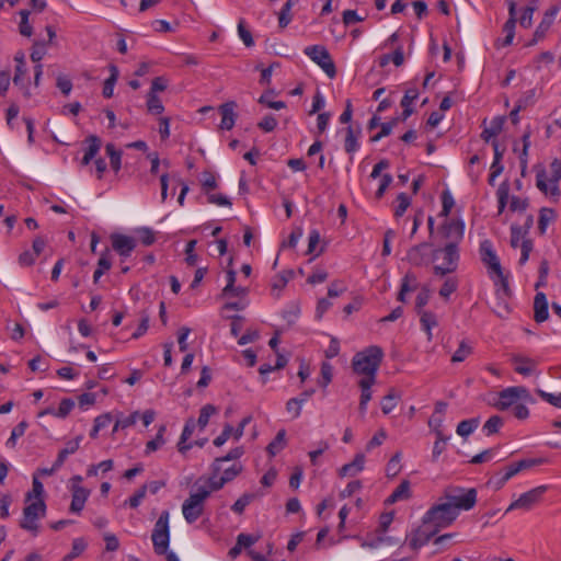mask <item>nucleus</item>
I'll return each instance as SVG.
<instances>
[{
    "label": "nucleus",
    "mask_w": 561,
    "mask_h": 561,
    "mask_svg": "<svg viewBox=\"0 0 561 561\" xmlns=\"http://www.w3.org/2000/svg\"><path fill=\"white\" fill-rule=\"evenodd\" d=\"M556 211L552 208H541L538 219V229L541 234H543L547 230V227L550 222L554 221Z\"/></svg>",
    "instance_id": "nucleus-38"
},
{
    "label": "nucleus",
    "mask_w": 561,
    "mask_h": 561,
    "mask_svg": "<svg viewBox=\"0 0 561 561\" xmlns=\"http://www.w3.org/2000/svg\"><path fill=\"white\" fill-rule=\"evenodd\" d=\"M458 517L455 505L449 502L437 503L433 505L423 516V524H430L437 531L450 526Z\"/></svg>",
    "instance_id": "nucleus-4"
},
{
    "label": "nucleus",
    "mask_w": 561,
    "mask_h": 561,
    "mask_svg": "<svg viewBox=\"0 0 561 561\" xmlns=\"http://www.w3.org/2000/svg\"><path fill=\"white\" fill-rule=\"evenodd\" d=\"M547 490L548 488L546 485H540L520 494L517 500H515L508 505V507L506 508V513L514 510H531L541 501Z\"/></svg>",
    "instance_id": "nucleus-12"
},
{
    "label": "nucleus",
    "mask_w": 561,
    "mask_h": 561,
    "mask_svg": "<svg viewBox=\"0 0 561 561\" xmlns=\"http://www.w3.org/2000/svg\"><path fill=\"white\" fill-rule=\"evenodd\" d=\"M87 548V542L83 538H76L72 541L71 551L62 558V561H72L79 557Z\"/></svg>",
    "instance_id": "nucleus-46"
},
{
    "label": "nucleus",
    "mask_w": 561,
    "mask_h": 561,
    "mask_svg": "<svg viewBox=\"0 0 561 561\" xmlns=\"http://www.w3.org/2000/svg\"><path fill=\"white\" fill-rule=\"evenodd\" d=\"M508 20L503 25V32L505 33V37L502 41V46H510L515 36L516 3L514 1H510L508 3Z\"/></svg>",
    "instance_id": "nucleus-22"
},
{
    "label": "nucleus",
    "mask_w": 561,
    "mask_h": 561,
    "mask_svg": "<svg viewBox=\"0 0 561 561\" xmlns=\"http://www.w3.org/2000/svg\"><path fill=\"white\" fill-rule=\"evenodd\" d=\"M559 10H560V8L558 5H552L546 10L543 18L540 21L539 25L537 26V28L534 33V38L529 45L536 44L537 42L541 41L546 36L547 32L553 24V21L557 16Z\"/></svg>",
    "instance_id": "nucleus-16"
},
{
    "label": "nucleus",
    "mask_w": 561,
    "mask_h": 561,
    "mask_svg": "<svg viewBox=\"0 0 561 561\" xmlns=\"http://www.w3.org/2000/svg\"><path fill=\"white\" fill-rule=\"evenodd\" d=\"M473 347L467 341H461L458 348L451 356L453 363H461L472 354Z\"/></svg>",
    "instance_id": "nucleus-40"
},
{
    "label": "nucleus",
    "mask_w": 561,
    "mask_h": 561,
    "mask_svg": "<svg viewBox=\"0 0 561 561\" xmlns=\"http://www.w3.org/2000/svg\"><path fill=\"white\" fill-rule=\"evenodd\" d=\"M365 465V456L363 454H356L354 460L350 463L344 465L340 471V477H354L363 471Z\"/></svg>",
    "instance_id": "nucleus-27"
},
{
    "label": "nucleus",
    "mask_w": 561,
    "mask_h": 561,
    "mask_svg": "<svg viewBox=\"0 0 561 561\" xmlns=\"http://www.w3.org/2000/svg\"><path fill=\"white\" fill-rule=\"evenodd\" d=\"M253 496L250 494H243L240 496L234 504L231 506V510L237 514H242L244 512V508L250 504Z\"/></svg>",
    "instance_id": "nucleus-64"
},
{
    "label": "nucleus",
    "mask_w": 561,
    "mask_h": 561,
    "mask_svg": "<svg viewBox=\"0 0 561 561\" xmlns=\"http://www.w3.org/2000/svg\"><path fill=\"white\" fill-rule=\"evenodd\" d=\"M480 420L478 417L463 420L457 425L456 432L461 437H468L478 428Z\"/></svg>",
    "instance_id": "nucleus-35"
},
{
    "label": "nucleus",
    "mask_w": 561,
    "mask_h": 561,
    "mask_svg": "<svg viewBox=\"0 0 561 561\" xmlns=\"http://www.w3.org/2000/svg\"><path fill=\"white\" fill-rule=\"evenodd\" d=\"M550 178H548L546 170L538 171L536 185L545 195L558 197L560 195L558 183L561 179V162L558 159L550 163Z\"/></svg>",
    "instance_id": "nucleus-5"
},
{
    "label": "nucleus",
    "mask_w": 561,
    "mask_h": 561,
    "mask_svg": "<svg viewBox=\"0 0 561 561\" xmlns=\"http://www.w3.org/2000/svg\"><path fill=\"white\" fill-rule=\"evenodd\" d=\"M112 266V262L108 257V253L107 251L105 253H103L99 261H98V268L94 271V274H93V282L94 283H98L100 277L105 273L107 272Z\"/></svg>",
    "instance_id": "nucleus-43"
},
{
    "label": "nucleus",
    "mask_w": 561,
    "mask_h": 561,
    "mask_svg": "<svg viewBox=\"0 0 561 561\" xmlns=\"http://www.w3.org/2000/svg\"><path fill=\"white\" fill-rule=\"evenodd\" d=\"M422 330L426 333L427 341H432V330L438 325V317L431 310H422L417 313Z\"/></svg>",
    "instance_id": "nucleus-24"
},
{
    "label": "nucleus",
    "mask_w": 561,
    "mask_h": 561,
    "mask_svg": "<svg viewBox=\"0 0 561 561\" xmlns=\"http://www.w3.org/2000/svg\"><path fill=\"white\" fill-rule=\"evenodd\" d=\"M432 261L435 263L433 271L437 276H445L454 273L458 267L459 251L453 244H445L443 248L432 252Z\"/></svg>",
    "instance_id": "nucleus-3"
},
{
    "label": "nucleus",
    "mask_w": 561,
    "mask_h": 561,
    "mask_svg": "<svg viewBox=\"0 0 561 561\" xmlns=\"http://www.w3.org/2000/svg\"><path fill=\"white\" fill-rule=\"evenodd\" d=\"M85 141L88 142V148L85 149L84 156L81 160L82 165H88L99 153L101 148V140L98 136L91 135Z\"/></svg>",
    "instance_id": "nucleus-28"
},
{
    "label": "nucleus",
    "mask_w": 561,
    "mask_h": 561,
    "mask_svg": "<svg viewBox=\"0 0 561 561\" xmlns=\"http://www.w3.org/2000/svg\"><path fill=\"white\" fill-rule=\"evenodd\" d=\"M398 400L399 396L396 393L393 389H391L389 393L386 394L380 402L381 411L383 412V414H389L397 407Z\"/></svg>",
    "instance_id": "nucleus-44"
},
{
    "label": "nucleus",
    "mask_w": 561,
    "mask_h": 561,
    "mask_svg": "<svg viewBox=\"0 0 561 561\" xmlns=\"http://www.w3.org/2000/svg\"><path fill=\"white\" fill-rule=\"evenodd\" d=\"M344 148L347 153H354L359 148L357 137H356L355 131L352 126H348L346 128V137H345Z\"/></svg>",
    "instance_id": "nucleus-49"
},
{
    "label": "nucleus",
    "mask_w": 561,
    "mask_h": 561,
    "mask_svg": "<svg viewBox=\"0 0 561 561\" xmlns=\"http://www.w3.org/2000/svg\"><path fill=\"white\" fill-rule=\"evenodd\" d=\"M72 500L70 512L79 514L83 510L85 502L90 495V491L79 484L71 485Z\"/></svg>",
    "instance_id": "nucleus-20"
},
{
    "label": "nucleus",
    "mask_w": 561,
    "mask_h": 561,
    "mask_svg": "<svg viewBox=\"0 0 561 561\" xmlns=\"http://www.w3.org/2000/svg\"><path fill=\"white\" fill-rule=\"evenodd\" d=\"M27 422L22 421L20 422L11 432V435L9 439L7 440V446L14 447L16 445V439L24 435L26 428H27Z\"/></svg>",
    "instance_id": "nucleus-54"
},
{
    "label": "nucleus",
    "mask_w": 561,
    "mask_h": 561,
    "mask_svg": "<svg viewBox=\"0 0 561 561\" xmlns=\"http://www.w3.org/2000/svg\"><path fill=\"white\" fill-rule=\"evenodd\" d=\"M446 499V502L455 505L457 514L459 515L460 511H469L476 505L477 491L474 489H469L467 491L460 490L459 494L447 493Z\"/></svg>",
    "instance_id": "nucleus-14"
},
{
    "label": "nucleus",
    "mask_w": 561,
    "mask_h": 561,
    "mask_svg": "<svg viewBox=\"0 0 561 561\" xmlns=\"http://www.w3.org/2000/svg\"><path fill=\"white\" fill-rule=\"evenodd\" d=\"M480 255L484 265L488 266L489 273L496 275L504 288L507 287V279L503 275L500 260L493 250L492 243L489 240H484L480 243Z\"/></svg>",
    "instance_id": "nucleus-10"
},
{
    "label": "nucleus",
    "mask_w": 561,
    "mask_h": 561,
    "mask_svg": "<svg viewBox=\"0 0 561 561\" xmlns=\"http://www.w3.org/2000/svg\"><path fill=\"white\" fill-rule=\"evenodd\" d=\"M20 15H21V22L19 25V31H20L21 35L30 37L33 34V27L28 22L30 12L26 10H22V11H20Z\"/></svg>",
    "instance_id": "nucleus-55"
},
{
    "label": "nucleus",
    "mask_w": 561,
    "mask_h": 561,
    "mask_svg": "<svg viewBox=\"0 0 561 561\" xmlns=\"http://www.w3.org/2000/svg\"><path fill=\"white\" fill-rule=\"evenodd\" d=\"M438 531L430 524H423L409 536V546L417 550L426 545Z\"/></svg>",
    "instance_id": "nucleus-15"
},
{
    "label": "nucleus",
    "mask_w": 561,
    "mask_h": 561,
    "mask_svg": "<svg viewBox=\"0 0 561 561\" xmlns=\"http://www.w3.org/2000/svg\"><path fill=\"white\" fill-rule=\"evenodd\" d=\"M169 511H163L157 519L151 539L157 554H165L167 561H180L173 551H168L170 543Z\"/></svg>",
    "instance_id": "nucleus-2"
},
{
    "label": "nucleus",
    "mask_w": 561,
    "mask_h": 561,
    "mask_svg": "<svg viewBox=\"0 0 561 561\" xmlns=\"http://www.w3.org/2000/svg\"><path fill=\"white\" fill-rule=\"evenodd\" d=\"M196 240H190L187 243H186V248H185V253H186V257H185V261L186 263L190 265V266H194L196 265L197 263V254L194 252L195 251V247H196Z\"/></svg>",
    "instance_id": "nucleus-62"
},
{
    "label": "nucleus",
    "mask_w": 561,
    "mask_h": 561,
    "mask_svg": "<svg viewBox=\"0 0 561 561\" xmlns=\"http://www.w3.org/2000/svg\"><path fill=\"white\" fill-rule=\"evenodd\" d=\"M105 151L110 158L111 168L117 173L121 170L122 151L117 150L113 144H107Z\"/></svg>",
    "instance_id": "nucleus-39"
},
{
    "label": "nucleus",
    "mask_w": 561,
    "mask_h": 561,
    "mask_svg": "<svg viewBox=\"0 0 561 561\" xmlns=\"http://www.w3.org/2000/svg\"><path fill=\"white\" fill-rule=\"evenodd\" d=\"M376 382V379H371V377H363L358 381V386L360 388V398L358 410L362 416L366 414L367 404L371 400V387Z\"/></svg>",
    "instance_id": "nucleus-21"
},
{
    "label": "nucleus",
    "mask_w": 561,
    "mask_h": 561,
    "mask_svg": "<svg viewBox=\"0 0 561 561\" xmlns=\"http://www.w3.org/2000/svg\"><path fill=\"white\" fill-rule=\"evenodd\" d=\"M383 352L379 346L371 345L354 355L352 367L354 373L364 377L376 379L377 370L381 364Z\"/></svg>",
    "instance_id": "nucleus-1"
},
{
    "label": "nucleus",
    "mask_w": 561,
    "mask_h": 561,
    "mask_svg": "<svg viewBox=\"0 0 561 561\" xmlns=\"http://www.w3.org/2000/svg\"><path fill=\"white\" fill-rule=\"evenodd\" d=\"M465 225L459 220H446L439 230V234L446 241L445 244H453L458 248V243L463 238Z\"/></svg>",
    "instance_id": "nucleus-13"
},
{
    "label": "nucleus",
    "mask_w": 561,
    "mask_h": 561,
    "mask_svg": "<svg viewBox=\"0 0 561 561\" xmlns=\"http://www.w3.org/2000/svg\"><path fill=\"white\" fill-rule=\"evenodd\" d=\"M147 110L149 113L154 115L162 114L164 111V106L160 98L157 94H153V92H148L147 94Z\"/></svg>",
    "instance_id": "nucleus-41"
},
{
    "label": "nucleus",
    "mask_w": 561,
    "mask_h": 561,
    "mask_svg": "<svg viewBox=\"0 0 561 561\" xmlns=\"http://www.w3.org/2000/svg\"><path fill=\"white\" fill-rule=\"evenodd\" d=\"M213 491L201 486L197 492L191 493L182 504V513L188 524L195 523L204 512V502Z\"/></svg>",
    "instance_id": "nucleus-6"
},
{
    "label": "nucleus",
    "mask_w": 561,
    "mask_h": 561,
    "mask_svg": "<svg viewBox=\"0 0 561 561\" xmlns=\"http://www.w3.org/2000/svg\"><path fill=\"white\" fill-rule=\"evenodd\" d=\"M333 377V367L331 364L324 362L321 365V379L319 380V385L325 388L331 381Z\"/></svg>",
    "instance_id": "nucleus-61"
},
{
    "label": "nucleus",
    "mask_w": 561,
    "mask_h": 561,
    "mask_svg": "<svg viewBox=\"0 0 561 561\" xmlns=\"http://www.w3.org/2000/svg\"><path fill=\"white\" fill-rule=\"evenodd\" d=\"M526 233H527V231L524 230L520 226L512 225L511 226V247L514 249L520 247V243L523 242V240H528L527 238H525Z\"/></svg>",
    "instance_id": "nucleus-50"
},
{
    "label": "nucleus",
    "mask_w": 561,
    "mask_h": 561,
    "mask_svg": "<svg viewBox=\"0 0 561 561\" xmlns=\"http://www.w3.org/2000/svg\"><path fill=\"white\" fill-rule=\"evenodd\" d=\"M428 249L430 244L427 242L412 247L407 253L408 261L416 266L427 264L430 262Z\"/></svg>",
    "instance_id": "nucleus-18"
},
{
    "label": "nucleus",
    "mask_w": 561,
    "mask_h": 561,
    "mask_svg": "<svg viewBox=\"0 0 561 561\" xmlns=\"http://www.w3.org/2000/svg\"><path fill=\"white\" fill-rule=\"evenodd\" d=\"M512 362L515 364V371L523 376L531 375L537 366V363L533 358L520 355H514Z\"/></svg>",
    "instance_id": "nucleus-26"
},
{
    "label": "nucleus",
    "mask_w": 561,
    "mask_h": 561,
    "mask_svg": "<svg viewBox=\"0 0 561 561\" xmlns=\"http://www.w3.org/2000/svg\"><path fill=\"white\" fill-rule=\"evenodd\" d=\"M165 431H167V426L160 425L156 437L153 439L147 442L146 449H145V453L147 455L160 449L165 444V438H164Z\"/></svg>",
    "instance_id": "nucleus-32"
},
{
    "label": "nucleus",
    "mask_w": 561,
    "mask_h": 561,
    "mask_svg": "<svg viewBox=\"0 0 561 561\" xmlns=\"http://www.w3.org/2000/svg\"><path fill=\"white\" fill-rule=\"evenodd\" d=\"M140 413L138 411L133 412L127 416H121L116 420L113 431L116 432L118 428H127L136 424Z\"/></svg>",
    "instance_id": "nucleus-52"
},
{
    "label": "nucleus",
    "mask_w": 561,
    "mask_h": 561,
    "mask_svg": "<svg viewBox=\"0 0 561 561\" xmlns=\"http://www.w3.org/2000/svg\"><path fill=\"white\" fill-rule=\"evenodd\" d=\"M244 454L243 447H236L232 448L226 456L218 457L214 460L213 467L216 471H219L221 469V465H225V462L237 460Z\"/></svg>",
    "instance_id": "nucleus-36"
},
{
    "label": "nucleus",
    "mask_w": 561,
    "mask_h": 561,
    "mask_svg": "<svg viewBox=\"0 0 561 561\" xmlns=\"http://www.w3.org/2000/svg\"><path fill=\"white\" fill-rule=\"evenodd\" d=\"M304 54L316 62L330 78L336 76V68L329 50L323 45H311L304 49Z\"/></svg>",
    "instance_id": "nucleus-8"
},
{
    "label": "nucleus",
    "mask_w": 561,
    "mask_h": 561,
    "mask_svg": "<svg viewBox=\"0 0 561 561\" xmlns=\"http://www.w3.org/2000/svg\"><path fill=\"white\" fill-rule=\"evenodd\" d=\"M505 118L503 116L494 117L490 125L481 133V138L489 142L492 138H495L503 129Z\"/></svg>",
    "instance_id": "nucleus-29"
},
{
    "label": "nucleus",
    "mask_w": 561,
    "mask_h": 561,
    "mask_svg": "<svg viewBox=\"0 0 561 561\" xmlns=\"http://www.w3.org/2000/svg\"><path fill=\"white\" fill-rule=\"evenodd\" d=\"M147 492V486L142 485L140 489H138L133 496H130L126 504H128L131 508H137L141 501L145 499Z\"/></svg>",
    "instance_id": "nucleus-63"
},
{
    "label": "nucleus",
    "mask_w": 561,
    "mask_h": 561,
    "mask_svg": "<svg viewBox=\"0 0 561 561\" xmlns=\"http://www.w3.org/2000/svg\"><path fill=\"white\" fill-rule=\"evenodd\" d=\"M112 247L121 256H129L136 248V241L133 237L125 234H113Z\"/></svg>",
    "instance_id": "nucleus-19"
},
{
    "label": "nucleus",
    "mask_w": 561,
    "mask_h": 561,
    "mask_svg": "<svg viewBox=\"0 0 561 561\" xmlns=\"http://www.w3.org/2000/svg\"><path fill=\"white\" fill-rule=\"evenodd\" d=\"M419 98V91L417 89H409L405 91L402 100H401V106L403 108L402 112V118L407 119L409 116L413 113L412 103Z\"/></svg>",
    "instance_id": "nucleus-31"
},
{
    "label": "nucleus",
    "mask_w": 561,
    "mask_h": 561,
    "mask_svg": "<svg viewBox=\"0 0 561 561\" xmlns=\"http://www.w3.org/2000/svg\"><path fill=\"white\" fill-rule=\"evenodd\" d=\"M397 206L394 209V216L401 217L411 204V199L405 193H400L397 197Z\"/></svg>",
    "instance_id": "nucleus-56"
},
{
    "label": "nucleus",
    "mask_w": 561,
    "mask_h": 561,
    "mask_svg": "<svg viewBox=\"0 0 561 561\" xmlns=\"http://www.w3.org/2000/svg\"><path fill=\"white\" fill-rule=\"evenodd\" d=\"M458 288V280L455 277L447 278L439 289V296L445 300H448L451 294Z\"/></svg>",
    "instance_id": "nucleus-51"
},
{
    "label": "nucleus",
    "mask_w": 561,
    "mask_h": 561,
    "mask_svg": "<svg viewBox=\"0 0 561 561\" xmlns=\"http://www.w3.org/2000/svg\"><path fill=\"white\" fill-rule=\"evenodd\" d=\"M238 34L247 47H251L254 45V41L251 35V32L245 27V23H244L243 19H241L238 23Z\"/></svg>",
    "instance_id": "nucleus-57"
},
{
    "label": "nucleus",
    "mask_w": 561,
    "mask_h": 561,
    "mask_svg": "<svg viewBox=\"0 0 561 561\" xmlns=\"http://www.w3.org/2000/svg\"><path fill=\"white\" fill-rule=\"evenodd\" d=\"M529 391L523 386L508 387L499 393V401L494 404L497 410L504 411L517 404L519 400H529Z\"/></svg>",
    "instance_id": "nucleus-11"
},
{
    "label": "nucleus",
    "mask_w": 561,
    "mask_h": 561,
    "mask_svg": "<svg viewBox=\"0 0 561 561\" xmlns=\"http://www.w3.org/2000/svg\"><path fill=\"white\" fill-rule=\"evenodd\" d=\"M411 497L410 482L403 480L387 499V503L393 504L399 501L409 500Z\"/></svg>",
    "instance_id": "nucleus-30"
},
{
    "label": "nucleus",
    "mask_w": 561,
    "mask_h": 561,
    "mask_svg": "<svg viewBox=\"0 0 561 561\" xmlns=\"http://www.w3.org/2000/svg\"><path fill=\"white\" fill-rule=\"evenodd\" d=\"M548 462H549V460L543 457L526 458V459H522V460L517 461L520 471L528 470V469H531L533 467L541 466V465H545Z\"/></svg>",
    "instance_id": "nucleus-58"
},
{
    "label": "nucleus",
    "mask_w": 561,
    "mask_h": 561,
    "mask_svg": "<svg viewBox=\"0 0 561 561\" xmlns=\"http://www.w3.org/2000/svg\"><path fill=\"white\" fill-rule=\"evenodd\" d=\"M400 460H401V454L400 453H396L391 459L389 460L388 465H387V476L388 477H396L400 470H401V466H400Z\"/></svg>",
    "instance_id": "nucleus-59"
},
{
    "label": "nucleus",
    "mask_w": 561,
    "mask_h": 561,
    "mask_svg": "<svg viewBox=\"0 0 561 561\" xmlns=\"http://www.w3.org/2000/svg\"><path fill=\"white\" fill-rule=\"evenodd\" d=\"M503 425V420L499 415L491 416L483 425V432L486 436L493 435L499 432Z\"/></svg>",
    "instance_id": "nucleus-53"
},
{
    "label": "nucleus",
    "mask_w": 561,
    "mask_h": 561,
    "mask_svg": "<svg viewBox=\"0 0 561 561\" xmlns=\"http://www.w3.org/2000/svg\"><path fill=\"white\" fill-rule=\"evenodd\" d=\"M216 413L217 409L213 404L204 405L199 411V416L197 420V425L199 426V428L204 430L207 426L210 416H213Z\"/></svg>",
    "instance_id": "nucleus-47"
},
{
    "label": "nucleus",
    "mask_w": 561,
    "mask_h": 561,
    "mask_svg": "<svg viewBox=\"0 0 561 561\" xmlns=\"http://www.w3.org/2000/svg\"><path fill=\"white\" fill-rule=\"evenodd\" d=\"M431 299V290L427 286H423L415 297V311L426 310L425 306L428 304Z\"/></svg>",
    "instance_id": "nucleus-48"
},
{
    "label": "nucleus",
    "mask_w": 561,
    "mask_h": 561,
    "mask_svg": "<svg viewBox=\"0 0 561 561\" xmlns=\"http://www.w3.org/2000/svg\"><path fill=\"white\" fill-rule=\"evenodd\" d=\"M537 394L549 404L561 409V392L559 394L550 393L545 390L538 389Z\"/></svg>",
    "instance_id": "nucleus-60"
},
{
    "label": "nucleus",
    "mask_w": 561,
    "mask_h": 561,
    "mask_svg": "<svg viewBox=\"0 0 561 561\" xmlns=\"http://www.w3.org/2000/svg\"><path fill=\"white\" fill-rule=\"evenodd\" d=\"M520 472L519 466L517 462L508 465L503 470L496 472L488 482L495 490L502 489L505 483L512 479L514 476Z\"/></svg>",
    "instance_id": "nucleus-17"
},
{
    "label": "nucleus",
    "mask_w": 561,
    "mask_h": 561,
    "mask_svg": "<svg viewBox=\"0 0 561 561\" xmlns=\"http://www.w3.org/2000/svg\"><path fill=\"white\" fill-rule=\"evenodd\" d=\"M286 446V431L279 430L275 436V438L267 445V453L270 456H275L280 450H283Z\"/></svg>",
    "instance_id": "nucleus-33"
},
{
    "label": "nucleus",
    "mask_w": 561,
    "mask_h": 561,
    "mask_svg": "<svg viewBox=\"0 0 561 561\" xmlns=\"http://www.w3.org/2000/svg\"><path fill=\"white\" fill-rule=\"evenodd\" d=\"M237 107L236 102L229 101L219 106L221 114L220 128L230 130L234 126L237 114L234 108Z\"/></svg>",
    "instance_id": "nucleus-23"
},
{
    "label": "nucleus",
    "mask_w": 561,
    "mask_h": 561,
    "mask_svg": "<svg viewBox=\"0 0 561 561\" xmlns=\"http://www.w3.org/2000/svg\"><path fill=\"white\" fill-rule=\"evenodd\" d=\"M416 289V277L412 274H407L401 283V288L398 294V300L401 302L405 301V294Z\"/></svg>",
    "instance_id": "nucleus-37"
},
{
    "label": "nucleus",
    "mask_w": 561,
    "mask_h": 561,
    "mask_svg": "<svg viewBox=\"0 0 561 561\" xmlns=\"http://www.w3.org/2000/svg\"><path fill=\"white\" fill-rule=\"evenodd\" d=\"M496 197H497V214L501 215L508 202L510 198V184L507 181H503L497 191H496Z\"/></svg>",
    "instance_id": "nucleus-34"
},
{
    "label": "nucleus",
    "mask_w": 561,
    "mask_h": 561,
    "mask_svg": "<svg viewBox=\"0 0 561 561\" xmlns=\"http://www.w3.org/2000/svg\"><path fill=\"white\" fill-rule=\"evenodd\" d=\"M118 77V70L115 66H111V76L105 80L103 85V96L104 98H112L114 92V85L117 81Z\"/></svg>",
    "instance_id": "nucleus-45"
},
{
    "label": "nucleus",
    "mask_w": 561,
    "mask_h": 561,
    "mask_svg": "<svg viewBox=\"0 0 561 561\" xmlns=\"http://www.w3.org/2000/svg\"><path fill=\"white\" fill-rule=\"evenodd\" d=\"M46 514V504L43 499H37L27 504L23 510V518L20 523L21 528L38 534V519Z\"/></svg>",
    "instance_id": "nucleus-7"
},
{
    "label": "nucleus",
    "mask_w": 561,
    "mask_h": 561,
    "mask_svg": "<svg viewBox=\"0 0 561 561\" xmlns=\"http://www.w3.org/2000/svg\"><path fill=\"white\" fill-rule=\"evenodd\" d=\"M291 276V271H285L275 277L272 284V291L275 297H279L280 290L286 286Z\"/></svg>",
    "instance_id": "nucleus-42"
},
{
    "label": "nucleus",
    "mask_w": 561,
    "mask_h": 561,
    "mask_svg": "<svg viewBox=\"0 0 561 561\" xmlns=\"http://www.w3.org/2000/svg\"><path fill=\"white\" fill-rule=\"evenodd\" d=\"M549 318L548 301L543 293H537L534 299V319L541 323Z\"/></svg>",
    "instance_id": "nucleus-25"
},
{
    "label": "nucleus",
    "mask_w": 561,
    "mask_h": 561,
    "mask_svg": "<svg viewBox=\"0 0 561 561\" xmlns=\"http://www.w3.org/2000/svg\"><path fill=\"white\" fill-rule=\"evenodd\" d=\"M243 470V467L240 462H233L228 467L221 465V469L216 471L211 466V474L208 478V489L214 491H218L224 488V485L232 480H234Z\"/></svg>",
    "instance_id": "nucleus-9"
}]
</instances>
